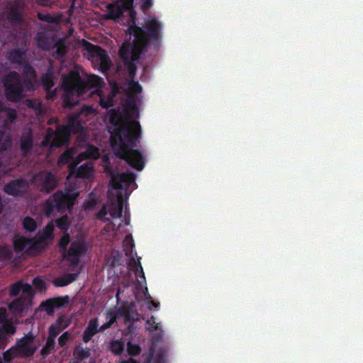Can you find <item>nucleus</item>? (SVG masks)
Segmentation results:
<instances>
[{
  "mask_svg": "<svg viewBox=\"0 0 363 363\" xmlns=\"http://www.w3.org/2000/svg\"><path fill=\"white\" fill-rule=\"evenodd\" d=\"M109 122L113 126L111 132V143L115 155L135 169L143 170L144 157L140 151L133 149L137 147L142 134L140 123L135 120L124 121L116 111L111 114Z\"/></svg>",
  "mask_w": 363,
  "mask_h": 363,
  "instance_id": "1",
  "label": "nucleus"
},
{
  "mask_svg": "<svg viewBox=\"0 0 363 363\" xmlns=\"http://www.w3.org/2000/svg\"><path fill=\"white\" fill-rule=\"evenodd\" d=\"M162 23L156 18H149L143 28L135 25L130 26L128 31L134 36L132 45L123 44L118 51L120 58L123 60L129 76L133 78L137 72V61L140 55L147 52L152 42L158 47L162 40Z\"/></svg>",
  "mask_w": 363,
  "mask_h": 363,
  "instance_id": "2",
  "label": "nucleus"
},
{
  "mask_svg": "<svg viewBox=\"0 0 363 363\" xmlns=\"http://www.w3.org/2000/svg\"><path fill=\"white\" fill-rule=\"evenodd\" d=\"M79 195V191L73 189H69L66 193L57 191L44 203V213L50 216L55 211L60 213H65L67 210L71 211Z\"/></svg>",
  "mask_w": 363,
  "mask_h": 363,
  "instance_id": "3",
  "label": "nucleus"
},
{
  "mask_svg": "<svg viewBox=\"0 0 363 363\" xmlns=\"http://www.w3.org/2000/svg\"><path fill=\"white\" fill-rule=\"evenodd\" d=\"M62 88L65 91L64 106L65 107H73L75 102L71 100L74 95L79 96L86 91V82L82 79L79 73L77 71H70L67 75L63 76Z\"/></svg>",
  "mask_w": 363,
  "mask_h": 363,
  "instance_id": "4",
  "label": "nucleus"
},
{
  "mask_svg": "<svg viewBox=\"0 0 363 363\" xmlns=\"http://www.w3.org/2000/svg\"><path fill=\"white\" fill-rule=\"evenodd\" d=\"M2 83L6 98L9 101L18 102L24 98V86H26L18 72H9L4 77Z\"/></svg>",
  "mask_w": 363,
  "mask_h": 363,
  "instance_id": "5",
  "label": "nucleus"
},
{
  "mask_svg": "<svg viewBox=\"0 0 363 363\" xmlns=\"http://www.w3.org/2000/svg\"><path fill=\"white\" fill-rule=\"evenodd\" d=\"M79 113L71 116L66 125H59L56 128L55 138L53 145L62 147L67 145L71 133H80L84 130L83 122L79 119Z\"/></svg>",
  "mask_w": 363,
  "mask_h": 363,
  "instance_id": "6",
  "label": "nucleus"
},
{
  "mask_svg": "<svg viewBox=\"0 0 363 363\" xmlns=\"http://www.w3.org/2000/svg\"><path fill=\"white\" fill-rule=\"evenodd\" d=\"M87 245L83 240L73 241L69 249L63 255V258L69 262L72 267H76L79 264V259L86 255Z\"/></svg>",
  "mask_w": 363,
  "mask_h": 363,
  "instance_id": "7",
  "label": "nucleus"
},
{
  "mask_svg": "<svg viewBox=\"0 0 363 363\" xmlns=\"http://www.w3.org/2000/svg\"><path fill=\"white\" fill-rule=\"evenodd\" d=\"M35 338V336L31 332H29L18 340L16 345H13L16 354H18V357L21 358L33 357L37 350V347L33 344Z\"/></svg>",
  "mask_w": 363,
  "mask_h": 363,
  "instance_id": "8",
  "label": "nucleus"
},
{
  "mask_svg": "<svg viewBox=\"0 0 363 363\" xmlns=\"http://www.w3.org/2000/svg\"><path fill=\"white\" fill-rule=\"evenodd\" d=\"M33 181L40 191L50 193L57 186V180L54 174L50 172L41 171L33 178Z\"/></svg>",
  "mask_w": 363,
  "mask_h": 363,
  "instance_id": "9",
  "label": "nucleus"
},
{
  "mask_svg": "<svg viewBox=\"0 0 363 363\" xmlns=\"http://www.w3.org/2000/svg\"><path fill=\"white\" fill-rule=\"evenodd\" d=\"M84 48L87 55L98 61L102 69L108 70L110 69L111 61L105 50L89 42H86Z\"/></svg>",
  "mask_w": 363,
  "mask_h": 363,
  "instance_id": "10",
  "label": "nucleus"
},
{
  "mask_svg": "<svg viewBox=\"0 0 363 363\" xmlns=\"http://www.w3.org/2000/svg\"><path fill=\"white\" fill-rule=\"evenodd\" d=\"M135 174L133 172H123L113 174L111 184L115 189H127L135 182Z\"/></svg>",
  "mask_w": 363,
  "mask_h": 363,
  "instance_id": "11",
  "label": "nucleus"
},
{
  "mask_svg": "<svg viewBox=\"0 0 363 363\" xmlns=\"http://www.w3.org/2000/svg\"><path fill=\"white\" fill-rule=\"evenodd\" d=\"M28 187V184L26 180L18 179L6 184L4 186V191L8 195L18 196L26 193Z\"/></svg>",
  "mask_w": 363,
  "mask_h": 363,
  "instance_id": "12",
  "label": "nucleus"
},
{
  "mask_svg": "<svg viewBox=\"0 0 363 363\" xmlns=\"http://www.w3.org/2000/svg\"><path fill=\"white\" fill-rule=\"evenodd\" d=\"M33 133L30 128H24L20 137V150L23 155H27L33 147Z\"/></svg>",
  "mask_w": 363,
  "mask_h": 363,
  "instance_id": "13",
  "label": "nucleus"
},
{
  "mask_svg": "<svg viewBox=\"0 0 363 363\" xmlns=\"http://www.w3.org/2000/svg\"><path fill=\"white\" fill-rule=\"evenodd\" d=\"M26 51L27 49L23 47L11 49L8 51L6 58L11 64L23 65L28 61Z\"/></svg>",
  "mask_w": 363,
  "mask_h": 363,
  "instance_id": "14",
  "label": "nucleus"
},
{
  "mask_svg": "<svg viewBox=\"0 0 363 363\" xmlns=\"http://www.w3.org/2000/svg\"><path fill=\"white\" fill-rule=\"evenodd\" d=\"M99 155V150L94 145H89L86 151L79 153L75 160L74 164L69 165L71 172H74L77 165L81 162L88 159H96Z\"/></svg>",
  "mask_w": 363,
  "mask_h": 363,
  "instance_id": "15",
  "label": "nucleus"
},
{
  "mask_svg": "<svg viewBox=\"0 0 363 363\" xmlns=\"http://www.w3.org/2000/svg\"><path fill=\"white\" fill-rule=\"evenodd\" d=\"M126 200L127 198H124L121 192L116 194V201H111L108 207L109 214L113 218L122 217L123 208L124 203L127 202Z\"/></svg>",
  "mask_w": 363,
  "mask_h": 363,
  "instance_id": "16",
  "label": "nucleus"
},
{
  "mask_svg": "<svg viewBox=\"0 0 363 363\" xmlns=\"http://www.w3.org/2000/svg\"><path fill=\"white\" fill-rule=\"evenodd\" d=\"M22 12V6L19 4L16 3L8 8L5 15L9 21L15 23H21L23 21Z\"/></svg>",
  "mask_w": 363,
  "mask_h": 363,
  "instance_id": "17",
  "label": "nucleus"
},
{
  "mask_svg": "<svg viewBox=\"0 0 363 363\" xmlns=\"http://www.w3.org/2000/svg\"><path fill=\"white\" fill-rule=\"evenodd\" d=\"M98 326L99 320L97 318L89 320L82 334V340L84 343H88L96 334L99 333Z\"/></svg>",
  "mask_w": 363,
  "mask_h": 363,
  "instance_id": "18",
  "label": "nucleus"
},
{
  "mask_svg": "<svg viewBox=\"0 0 363 363\" xmlns=\"http://www.w3.org/2000/svg\"><path fill=\"white\" fill-rule=\"evenodd\" d=\"M55 75L52 71V67H50L47 72L43 74L41 77V84L42 86L48 91L50 92V90L51 88L55 85ZM55 95V92L53 93H48V97L52 98V96Z\"/></svg>",
  "mask_w": 363,
  "mask_h": 363,
  "instance_id": "19",
  "label": "nucleus"
},
{
  "mask_svg": "<svg viewBox=\"0 0 363 363\" xmlns=\"http://www.w3.org/2000/svg\"><path fill=\"white\" fill-rule=\"evenodd\" d=\"M23 67L22 73L23 76V82L26 86H31L33 81L36 78V74L34 68L29 64L28 61H26L23 65H21Z\"/></svg>",
  "mask_w": 363,
  "mask_h": 363,
  "instance_id": "20",
  "label": "nucleus"
},
{
  "mask_svg": "<svg viewBox=\"0 0 363 363\" xmlns=\"http://www.w3.org/2000/svg\"><path fill=\"white\" fill-rule=\"evenodd\" d=\"M64 321L62 317L58 318L56 323L49 327L48 336L56 339L57 336L68 326L67 323L63 325Z\"/></svg>",
  "mask_w": 363,
  "mask_h": 363,
  "instance_id": "21",
  "label": "nucleus"
},
{
  "mask_svg": "<svg viewBox=\"0 0 363 363\" xmlns=\"http://www.w3.org/2000/svg\"><path fill=\"white\" fill-rule=\"evenodd\" d=\"M79 273V272H77L76 273L67 274L62 277L56 278L54 279L53 284L57 287L66 286L74 282L77 279Z\"/></svg>",
  "mask_w": 363,
  "mask_h": 363,
  "instance_id": "22",
  "label": "nucleus"
},
{
  "mask_svg": "<svg viewBox=\"0 0 363 363\" xmlns=\"http://www.w3.org/2000/svg\"><path fill=\"white\" fill-rule=\"evenodd\" d=\"M108 16L111 19H119L123 15V6L117 3L108 4Z\"/></svg>",
  "mask_w": 363,
  "mask_h": 363,
  "instance_id": "23",
  "label": "nucleus"
},
{
  "mask_svg": "<svg viewBox=\"0 0 363 363\" xmlns=\"http://www.w3.org/2000/svg\"><path fill=\"white\" fill-rule=\"evenodd\" d=\"M93 171L94 167L92 164L91 162H86L77 169L75 174L78 178H89Z\"/></svg>",
  "mask_w": 363,
  "mask_h": 363,
  "instance_id": "24",
  "label": "nucleus"
},
{
  "mask_svg": "<svg viewBox=\"0 0 363 363\" xmlns=\"http://www.w3.org/2000/svg\"><path fill=\"white\" fill-rule=\"evenodd\" d=\"M26 303V298L23 296H21L20 297L12 301L9 304V308L11 311L19 313L23 312V311L24 310Z\"/></svg>",
  "mask_w": 363,
  "mask_h": 363,
  "instance_id": "25",
  "label": "nucleus"
},
{
  "mask_svg": "<svg viewBox=\"0 0 363 363\" xmlns=\"http://www.w3.org/2000/svg\"><path fill=\"white\" fill-rule=\"evenodd\" d=\"M31 242V240L23 236H17L13 239V249L17 253L23 252L26 246Z\"/></svg>",
  "mask_w": 363,
  "mask_h": 363,
  "instance_id": "26",
  "label": "nucleus"
},
{
  "mask_svg": "<svg viewBox=\"0 0 363 363\" xmlns=\"http://www.w3.org/2000/svg\"><path fill=\"white\" fill-rule=\"evenodd\" d=\"M73 354L77 360L83 361L90 356V349L83 348L79 344L74 347Z\"/></svg>",
  "mask_w": 363,
  "mask_h": 363,
  "instance_id": "27",
  "label": "nucleus"
},
{
  "mask_svg": "<svg viewBox=\"0 0 363 363\" xmlns=\"http://www.w3.org/2000/svg\"><path fill=\"white\" fill-rule=\"evenodd\" d=\"M56 345L55 338L48 336L45 345L43 346L40 350V354L46 357L55 350Z\"/></svg>",
  "mask_w": 363,
  "mask_h": 363,
  "instance_id": "28",
  "label": "nucleus"
},
{
  "mask_svg": "<svg viewBox=\"0 0 363 363\" xmlns=\"http://www.w3.org/2000/svg\"><path fill=\"white\" fill-rule=\"evenodd\" d=\"M155 350L153 348H150L148 353H143L142 354V359L143 363H164L162 357L158 356L154 357Z\"/></svg>",
  "mask_w": 363,
  "mask_h": 363,
  "instance_id": "29",
  "label": "nucleus"
},
{
  "mask_svg": "<svg viewBox=\"0 0 363 363\" xmlns=\"http://www.w3.org/2000/svg\"><path fill=\"white\" fill-rule=\"evenodd\" d=\"M123 247L125 255L127 257H130L135 247L134 240L131 234H128L125 237L123 240Z\"/></svg>",
  "mask_w": 363,
  "mask_h": 363,
  "instance_id": "30",
  "label": "nucleus"
},
{
  "mask_svg": "<svg viewBox=\"0 0 363 363\" xmlns=\"http://www.w3.org/2000/svg\"><path fill=\"white\" fill-rule=\"evenodd\" d=\"M56 131L54 132L52 128H49L47 130L46 135L43 138V140L41 141V146L43 147H47L50 146L51 147H55V145H53V142L55 138Z\"/></svg>",
  "mask_w": 363,
  "mask_h": 363,
  "instance_id": "31",
  "label": "nucleus"
},
{
  "mask_svg": "<svg viewBox=\"0 0 363 363\" xmlns=\"http://www.w3.org/2000/svg\"><path fill=\"white\" fill-rule=\"evenodd\" d=\"M14 357H18V355L16 354L14 347L12 346L3 353L2 357H0V363H11Z\"/></svg>",
  "mask_w": 363,
  "mask_h": 363,
  "instance_id": "32",
  "label": "nucleus"
},
{
  "mask_svg": "<svg viewBox=\"0 0 363 363\" xmlns=\"http://www.w3.org/2000/svg\"><path fill=\"white\" fill-rule=\"evenodd\" d=\"M11 147V140L0 130V153L6 151Z\"/></svg>",
  "mask_w": 363,
  "mask_h": 363,
  "instance_id": "33",
  "label": "nucleus"
},
{
  "mask_svg": "<svg viewBox=\"0 0 363 363\" xmlns=\"http://www.w3.org/2000/svg\"><path fill=\"white\" fill-rule=\"evenodd\" d=\"M124 343L123 341L116 340H113L110 343V350L116 355H120L124 350Z\"/></svg>",
  "mask_w": 363,
  "mask_h": 363,
  "instance_id": "34",
  "label": "nucleus"
},
{
  "mask_svg": "<svg viewBox=\"0 0 363 363\" xmlns=\"http://www.w3.org/2000/svg\"><path fill=\"white\" fill-rule=\"evenodd\" d=\"M128 90L130 94H129L128 97L135 99V96L141 93L142 86L138 82L131 80L128 84Z\"/></svg>",
  "mask_w": 363,
  "mask_h": 363,
  "instance_id": "35",
  "label": "nucleus"
},
{
  "mask_svg": "<svg viewBox=\"0 0 363 363\" xmlns=\"http://www.w3.org/2000/svg\"><path fill=\"white\" fill-rule=\"evenodd\" d=\"M50 301L53 303L55 309L60 308L68 304L69 302V296L66 295L64 296L51 298Z\"/></svg>",
  "mask_w": 363,
  "mask_h": 363,
  "instance_id": "36",
  "label": "nucleus"
},
{
  "mask_svg": "<svg viewBox=\"0 0 363 363\" xmlns=\"http://www.w3.org/2000/svg\"><path fill=\"white\" fill-rule=\"evenodd\" d=\"M106 318H108V320L106 323H104L100 327L98 326L99 332H104L106 330L110 328L116 321V315L114 312H110L106 315Z\"/></svg>",
  "mask_w": 363,
  "mask_h": 363,
  "instance_id": "37",
  "label": "nucleus"
},
{
  "mask_svg": "<svg viewBox=\"0 0 363 363\" xmlns=\"http://www.w3.org/2000/svg\"><path fill=\"white\" fill-rule=\"evenodd\" d=\"M23 226L26 231L32 233L36 230L37 223L33 218L27 216L23 220Z\"/></svg>",
  "mask_w": 363,
  "mask_h": 363,
  "instance_id": "38",
  "label": "nucleus"
},
{
  "mask_svg": "<svg viewBox=\"0 0 363 363\" xmlns=\"http://www.w3.org/2000/svg\"><path fill=\"white\" fill-rule=\"evenodd\" d=\"M128 114L130 117H138L139 116V111L138 108L135 104V99L129 97V100H128Z\"/></svg>",
  "mask_w": 363,
  "mask_h": 363,
  "instance_id": "39",
  "label": "nucleus"
},
{
  "mask_svg": "<svg viewBox=\"0 0 363 363\" xmlns=\"http://www.w3.org/2000/svg\"><path fill=\"white\" fill-rule=\"evenodd\" d=\"M70 242V236L67 232H65L61 237L58 246L61 251L62 252V254L65 253L67 250V246L69 243Z\"/></svg>",
  "mask_w": 363,
  "mask_h": 363,
  "instance_id": "40",
  "label": "nucleus"
},
{
  "mask_svg": "<svg viewBox=\"0 0 363 363\" xmlns=\"http://www.w3.org/2000/svg\"><path fill=\"white\" fill-rule=\"evenodd\" d=\"M55 224L61 230L67 232L69 227V222L67 216H62V217L56 219Z\"/></svg>",
  "mask_w": 363,
  "mask_h": 363,
  "instance_id": "41",
  "label": "nucleus"
},
{
  "mask_svg": "<svg viewBox=\"0 0 363 363\" xmlns=\"http://www.w3.org/2000/svg\"><path fill=\"white\" fill-rule=\"evenodd\" d=\"M74 157V153L72 150H67L65 151L58 158L59 164H65L69 163Z\"/></svg>",
  "mask_w": 363,
  "mask_h": 363,
  "instance_id": "42",
  "label": "nucleus"
},
{
  "mask_svg": "<svg viewBox=\"0 0 363 363\" xmlns=\"http://www.w3.org/2000/svg\"><path fill=\"white\" fill-rule=\"evenodd\" d=\"M23 282L18 281L14 284H11L9 289V296L11 297L16 296L22 291Z\"/></svg>",
  "mask_w": 363,
  "mask_h": 363,
  "instance_id": "43",
  "label": "nucleus"
},
{
  "mask_svg": "<svg viewBox=\"0 0 363 363\" xmlns=\"http://www.w3.org/2000/svg\"><path fill=\"white\" fill-rule=\"evenodd\" d=\"M127 352L131 357L138 355L141 352V347L136 344L128 342L127 344Z\"/></svg>",
  "mask_w": 363,
  "mask_h": 363,
  "instance_id": "44",
  "label": "nucleus"
},
{
  "mask_svg": "<svg viewBox=\"0 0 363 363\" xmlns=\"http://www.w3.org/2000/svg\"><path fill=\"white\" fill-rule=\"evenodd\" d=\"M33 284L34 287L40 291H42L43 290L46 289V284L45 281L40 277H36L33 280Z\"/></svg>",
  "mask_w": 363,
  "mask_h": 363,
  "instance_id": "45",
  "label": "nucleus"
},
{
  "mask_svg": "<svg viewBox=\"0 0 363 363\" xmlns=\"http://www.w3.org/2000/svg\"><path fill=\"white\" fill-rule=\"evenodd\" d=\"M72 334L69 331L63 333L58 338V345L61 347H64L67 343L71 340Z\"/></svg>",
  "mask_w": 363,
  "mask_h": 363,
  "instance_id": "46",
  "label": "nucleus"
},
{
  "mask_svg": "<svg viewBox=\"0 0 363 363\" xmlns=\"http://www.w3.org/2000/svg\"><path fill=\"white\" fill-rule=\"evenodd\" d=\"M12 257L13 253L7 246L0 245V259H11Z\"/></svg>",
  "mask_w": 363,
  "mask_h": 363,
  "instance_id": "47",
  "label": "nucleus"
},
{
  "mask_svg": "<svg viewBox=\"0 0 363 363\" xmlns=\"http://www.w3.org/2000/svg\"><path fill=\"white\" fill-rule=\"evenodd\" d=\"M40 307L49 315H51L54 313L55 308L53 306V303L50 301V298L42 302Z\"/></svg>",
  "mask_w": 363,
  "mask_h": 363,
  "instance_id": "48",
  "label": "nucleus"
},
{
  "mask_svg": "<svg viewBox=\"0 0 363 363\" xmlns=\"http://www.w3.org/2000/svg\"><path fill=\"white\" fill-rule=\"evenodd\" d=\"M38 18L42 21L54 23L56 22V18L50 13H38Z\"/></svg>",
  "mask_w": 363,
  "mask_h": 363,
  "instance_id": "49",
  "label": "nucleus"
},
{
  "mask_svg": "<svg viewBox=\"0 0 363 363\" xmlns=\"http://www.w3.org/2000/svg\"><path fill=\"white\" fill-rule=\"evenodd\" d=\"M2 330L9 335H13L16 333V327L11 323H4Z\"/></svg>",
  "mask_w": 363,
  "mask_h": 363,
  "instance_id": "50",
  "label": "nucleus"
},
{
  "mask_svg": "<svg viewBox=\"0 0 363 363\" xmlns=\"http://www.w3.org/2000/svg\"><path fill=\"white\" fill-rule=\"evenodd\" d=\"M28 106L36 111H41L42 104L38 101L28 100Z\"/></svg>",
  "mask_w": 363,
  "mask_h": 363,
  "instance_id": "51",
  "label": "nucleus"
},
{
  "mask_svg": "<svg viewBox=\"0 0 363 363\" xmlns=\"http://www.w3.org/2000/svg\"><path fill=\"white\" fill-rule=\"evenodd\" d=\"M140 258H138L137 262H135V267H136L135 274H138V272L142 273L143 279H145V273L143 272V269L141 262L140 261Z\"/></svg>",
  "mask_w": 363,
  "mask_h": 363,
  "instance_id": "52",
  "label": "nucleus"
},
{
  "mask_svg": "<svg viewBox=\"0 0 363 363\" xmlns=\"http://www.w3.org/2000/svg\"><path fill=\"white\" fill-rule=\"evenodd\" d=\"M24 295L32 296V287L29 284H23L22 289Z\"/></svg>",
  "mask_w": 363,
  "mask_h": 363,
  "instance_id": "53",
  "label": "nucleus"
},
{
  "mask_svg": "<svg viewBox=\"0 0 363 363\" xmlns=\"http://www.w3.org/2000/svg\"><path fill=\"white\" fill-rule=\"evenodd\" d=\"M152 6V0H143L142 9L145 11L150 9Z\"/></svg>",
  "mask_w": 363,
  "mask_h": 363,
  "instance_id": "54",
  "label": "nucleus"
},
{
  "mask_svg": "<svg viewBox=\"0 0 363 363\" xmlns=\"http://www.w3.org/2000/svg\"><path fill=\"white\" fill-rule=\"evenodd\" d=\"M7 319V313L5 308H0V324L6 322Z\"/></svg>",
  "mask_w": 363,
  "mask_h": 363,
  "instance_id": "55",
  "label": "nucleus"
},
{
  "mask_svg": "<svg viewBox=\"0 0 363 363\" xmlns=\"http://www.w3.org/2000/svg\"><path fill=\"white\" fill-rule=\"evenodd\" d=\"M103 82V79L101 77H99V76H93V80L91 81V82L98 86V85H100L101 83Z\"/></svg>",
  "mask_w": 363,
  "mask_h": 363,
  "instance_id": "56",
  "label": "nucleus"
},
{
  "mask_svg": "<svg viewBox=\"0 0 363 363\" xmlns=\"http://www.w3.org/2000/svg\"><path fill=\"white\" fill-rule=\"evenodd\" d=\"M119 312L122 315H128L130 313V307L129 306L123 307V308L119 309Z\"/></svg>",
  "mask_w": 363,
  "mask_h": 363,
  "instance_id": "57",
  "label": "nucleus"
},
{
  "mask_svg": "<svg viewBox=\"0 0 363 363\" xmlns=\"http://www.w3.org/2000/svg\"><path fill=\"white\" fill-rule=\"evenodd\" d=\"M56 54L59 57H63L65 55V50L63 48H57L56 50Z\"/></svg>",
  "mask_w": 363,
  "mask_h": 363,
  "instance_id": "58",
  "label": "nucleus"
},
{
  "mask_svg": "<svg viewBox=\"0 0 363 363\" xmlns=\"http://www.w3.org/2000/svg\"><path fill=\"white\" fill-rule=\"evenodd\" d=\"M30 246L28 248V251H37L38 245L37 243H30Z\"/></svg>",
  "mask_w": 363,
  "mask_h": 363,
  "instance_id": "59",
  "label": "nucleus"
},
{
  "mask_svg": "<svg viewBox=\"0 0 363 363\" xmlns=\"http://www.w3.org/2000/svg\"><path fill=\"white\" fill-rule=\"evenodd\" d=\"M121 363H140V362L133 358H129L127 360L121 361Z\"/></svg>",
  "mask_w": 363,
  "mask_h": 363,
  "instance_id": "60",
  "label": "nucleus"
},
{
  "mask_svg": "<svg viewBox=\"0 0 363 363\" xmlns=\"http://www.w3.org/2000/svg\"><path fill=\"white\" fill-rule=\"evenodd\" d=\"M125 218H124V223L125 225H129L130 224V216H127L126 215V212H125Z\"/></svg>",
  "mask_w": 363,
  "mask_h": 363,
  "instance_id": "61",
  "label": "nucleus"
},
{
  "mask_svg": "<svg viewBox=\"0 0 363 363\" xmlns=\"http://www.w3.org/2000/svg\"><path fill=\"white\" fill-rule=\"evenodd\" d=\"M107 213L105 209H101L99 213H98V217L99 218H101L102 216H104Z\"/></svg>",
  "mask_w": 363,
  "mask_h": 363,
  "instance_id": "62",
  "label": "nucleus"
},
{
  "mask_svg": "<svg viewBox=\"0 0 363 363\" xmlns=\"http://www.w3.org/2000/svg\"><path fill=\"white\" fill-rule=\"evenodd\" d=\"M46 230H48L51 234H52V230H53V226L51 224H48L47 226H46Z\"/></svg>",
  "mask_w": 363,
  "mask_h": 363,
  "instance_id": "63",
  "label": "nucleus"
},
{
  "mask_svg": "<svg viewBox=\"0 0 363 363\" xmlns=\"http://www.w3.org/2000/svg\"><path fill=\"white\" fill-rule=\"evenodd\" d=\"M124 1L128 7L131 6L133 4V0H124Z\"/></svg>",
  "mask_w": 363,
  "mask_h": 363,
  "instance_id": "64",
  "label": "nucleus"
}]
</instances>
